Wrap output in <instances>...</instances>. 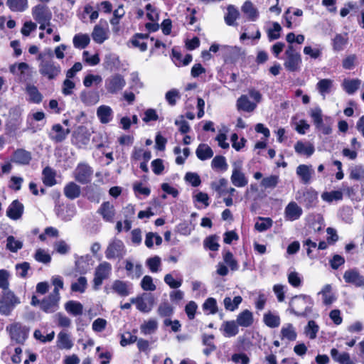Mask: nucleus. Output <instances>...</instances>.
I'll return each mask as SVG.
<instances>
[{"label":"nucleus","mask_w":364,"mask_h":364,"mask_svg":"<svg viewBox=\"0 0 364 364\" xmlns=\"http://www.w3.org/2000/svg\"><path fill=\"white\" fill-rule=\"evenodd\" d=\"M97 116L102 124H107L113 119V110L108 105H100L97 109Z\"/></svg>","instance_id":"obj_18"},{"label":"nucleus","mask_w":364,"mask_h":364,"mask_svg":"<svg viewBox=\"0 0 364 364\" xmlns=\"http://www.w3.org/2000/svg\"><path fill=\"white\" fill-rule=\"evenodd\" d=\"M242 12L247 15V18L252 21H256L259 16L258 10L254 6L250 1H246L242 6Z\"/></svg>","instance_id":"obj_29"},{"label":"nucleus","mask_w":364,"mask_h":364,"mask_svg":"<svg viewBox=\"0 0 364 364\" xmlns=\"http://www.w3.org/2000/svg\"><path fill=\"white\" fill-rule=\"evenodd\" d=\"M112 290L121 296H127L130 294L131 285L122 280H115L112 284Z\"/></svg>","instance_id":"obj_20"},{"label":"nucleus","mask_w":364,"mask_h":364,"mask_svg":"<svg viewBox=\"0 0 364 364\" xmlns=\"http://www.w3.org/2000/svg\"><path fill=\"white\" fill-rule=\"evenodd\" d=\"M108 31L104 28L101 25H96L92 33V38L93 41L99 44H102L107 39H108Z\"/></svg>","instance_id":"obj_22"},{"label":"nucleus","mask_w":364,"mask_h":364,"mask_svg":"<svg viewBox=\"0 0 364 364\" xmlns=\"http://www.w3.org/2000/svg\"><path fill=\"white\" fill-rule=\"evenodd\" d=\"M126 271L127 272V275L132 279H138L143 274V267L141 264H134L132 262L129 260H126L125 267Z\"/></svg>","instance_id":"obj_19"},{"label":"nucleus","mask_w":364,"mask_h":364,"mask_svg":"<svg viewBox=\"0 0 364 364\" xmlns=\"http://www.w3.org/2000/svg\"><path fill=\"white\" fill-rule=\"evenodd\" d=\"M69 133V129H64L60 124H56L52 127L48 136L53 141L59 143L65 140Z\"/></svg>","instance_id":"obj_14"},{"label":"nucleus","mask_w":364,"mask_h":364,"mask_svg":"<svg viewBox=\"0 0 364 364\" xmlns=\"http://www.w3.org/2000/svg\"><path fill=\"white\" fill-rule=\"evenodd\" d=\"M131 302L135 304L138 310L142 312H149L153 306V299L149 298V301H146L142 298L132 299Z\"/></svg>","instance_id":"obj_34"},{"label":"nucleus","mask_w":364,"mask_h":364,"mask_svg":"<svg viewBox=\"0 0 364 364\" xmlns=\"http://www.w3.org/2000/svg\"><path fill=\"white\" fill-rule=\"evenodd\" d=\"M23 247V242L9 235L6 238V249L11 252H17Z\"/></svg>","instance_id":"obj_46"},{"label":"nucleus","mask_w":364,"mask_h":364,"mask_svg":"<svg viewBox=\"0 0 364 364\" xmlns=\"http://www.w3.org/2000/svg\"><path fill=\"white\" fill-rule=\"evenodd\" d=\"M161 264V258L159 256H154L153 257L148 258L146 261V264L153 273L159 271V268Z\"/></svg>","instance_id":"obj_56"},{"label":"nucleus","mask_w":364,"mask_h":364,"mask_svg":"<svg viewBox=\"0 0 364 364\" xmlns=\"http://www.w3.org/2000/svg\"><path fill=\"white\" fill-rule=\"evenodd\" d=\"M63 193L67 198L74 200L80 197L81 188L76 183L70 181L65 186Z\"/></svg>","instance_id":"obj_17"},{"label":"nucleus","mask_w":364,"mask_h":364,"mask_svg":"<svg viewBox=\"0 0 364 364\" xmlns=\"http://www.w3.org/2000/svg\"><path fill=\"white\" fill-rule=\"evenodd\" d=\"M23 213V205L18 200H14L8 207L6 215L11 220H18Z\"/></svg>","instance_id":"obj_16"},{"label":"nucleus","mask_w":364,"mask_h":364,"mask_svg":"<svg viewBox=\"0 0 364 364\" xmlns=\"http://www.w3.org/2000/svg\"><path fill=\"white\" fill-rule=\"evenodd\" d=\"M282 28L280 24L277 22L272 23V28L267 30V36L269 41L277 40L280 38V33Z\"/></svg>","instance_id":"obj_51"},{"label":"nucleus","mask_w":364,"mask_h":364,"mask_svg":"<svg viewBox=\"0 0 364 364\" xmlns=\"http://www.w3.org/2000/svg\"><path fill=\"white\" fill-rule=\"evenodd\" d=\"M31 160V154L29 151L25 149H17L13 156L12 161L14 163L21 164V165H27Z\"/></svg>","instance_id":"obj_23"},{"label":"nucleus","mask_w":364,"mask_h":364,"mask_svg":"<svg viewBox=\"0 0 364 364\" xmlns=\"http://www.w3.org/2000/svg\"><path fill=\"white\" fill-rule=\"evenodd\" d=\"M112 272V265L107 262L100 263L95 269L93 279V288L97 290L103 281L109 278Z\"/></svg>","instance_id":"obj_6"},{"label":"nucleus","mask_w":364,"mask_h":364,"mask_svg":"<svg viewBox=\"0 0 364 364\" xmlns=\"http://www.w3.org/2000/svg\"><path fill=\"white\" fill-rule=\"evenodd\" d=\"M221 330L225 337H233L239 332L238 325L235 321H224L221 326Z\"/></svg>","instance_id":"obj_26"},{"label":"nucleus","mask_w":364,"mask_h":364,"mask_svg":"<svg viewBox=\"0 0 364 364\" xmlns=\"http://www.w3.org/2000/svg\"><path fill=\"white\" fill-rule=\"evenodd\" d=\"M90 41V36L87 34L78 33L76 34L73 39V43L76 48H85Z\"/></svg>","instance_id":"obj_42"},{"label":"nucleus","mask_w":364,"mask_h":364,"mask_svg":"<svg viewBox=\"0 0 364 364\" xmlns=\"http://www.w3.org/2000/svg\"><path fill=\"white\" fill-rule=\"evenodd\" d=\"M154 240H155L156 245H160L162 242V238L160 235L153 232L147 233L145 239L146 246L149 248H151L154 246Z\"/></svg>","instance_id":"obj_57"},{"label":"nucleus","mask_w":364,"mask_h":364,"mask_svg":"<svg viewBox=\"0 0 364 364\" xmlns=\"http://www.w3.org/2000/svg\"><path fill=\"white\" fill-rule=\"evenodd\" d=\"M19 303V299L13 292L6 291L0 297V312L9 315L14 306Z\"/></svg>","instance_id":"obj_9"},{"label":"nucleus","mask_w":364,"mask_h":364,"mask_svg":"<svg viewBox=\"0 0 364 364\" xmlns=\"http://www.w3.org/2000/svg\"><path fill=\"white\" fill-rule=\"evenodd\" d=\"M319 326L314 321L311 320L304 328V334L309 339L314 340L317 336Z\"/></svg>","instance_id":"obj_44"},{"label":"nucleus","mask_w":364,"mask_h":364,"mask_svg":"<svg viewBox=\"0 0 364 364\" xmlns=\"http://www.w3.org/2000/svg\"><path fill=\"white\" fill-rule=\"evenodd\" d=\"M313 304V300L309 296L299 295L291 299L289 310L296 316L306 317L311 312Z\"/></svg>","instance_id":"obj_2"},{"label":"nucleus","mask_w":364,"mask_h":364,"mask_svg":"<svg viewBox=\"0 0 364 364\" xmlns=\"http://www.w3.org/2000/svg\"><path fill=\"white\" fill-rule=\"evenodd\" d=\"M141 287L145 291H154L156 285L153 282V279L151 276L146 275L143 277L141 282Z\"/></svg>","instance_id":"obj_63"},{"label":"nucleus","mask_w":364,"mask_h":364,"mask_svg":"<svg viewBox=\"0 0 364 364\" xmlns=\"http://www.w3.org/2000/svg\"><path fill=\"white\" fill-rule=\"evenodd\" d=\"M279 181V177L277 176H270L269 177L264 178L261 182V185L265 188H273L276 187Z\"/></svg>","instance_id":"obj_64"},{"label":"nucleus","mask_w":364,"mask_h":364,"mask_svg":"<svg viewBox=\"0 0 364 364\" xmlns=\"http://www.w3.org/2000/svg\"><path fill=\"white\" fill-rule=\"evenodd\" d=\"M73 174L76 181L81 184H87L92 180L93 170L88 164L80 163L76 166Z\"/></svg>","instance_id":"obj_7"},{"label":"nucleus","mask_w":364,"mask_h":364,"mask_svg":"<svg viewBox=\"0 0 364 364\" xmlns=\"http://www.w3.org/2000/svg\"><path fill=\"white\" fill-rule=\"evenodd\" d=\"M60 299V296L50 293L47 298H45L41 302V309L46 313L55 311L58 308Z\"/></svg>","instance_id":"obj_13"},{"label":"nucleus","mask_w":364,"mask_h":364,"mask_svg":"<svg viewBox=\"0 0 364 364\" xmlns=\"http://www.w3.org/2000/svg\"><path fill=\"white\" fill-rule=\"evenodd\" d=\"M40 61L38 65L39 73L46 79L51 80L55 79L61 73L60 65L54 61L53 53L48 48L38 55Z\"/></svg>","instance_id":"obj_1"},{"label":"nucleus","mask_w":364,"mask_h":364,"mask_svg":"<svg viewBox=\"0 0 364 364\" xmlns=\"http://www.w3.org/2000/svg\"><path fill=\"white\" fill-rule=\"evenodd\" d=\"M281 334L282 338H286L289 341L296 340L297 336L294 327L291 323H287L283 326L281 329Z\"/></svg>","instance_id":"obj_45"},{"label":"nucleus","mask_w":364,"mask_h":364,"mask_svg":"<svg viewBox=\"0 0 364 364\" xmlns=\"http://www.w3.org/2000/svg\"><path fill=\"white\" fill-rule=\"evenodd\" d=\"M223 260L225 263L230 267L231 270L236 271L238 269L237 262L230 251H226L223 253Z\"/></svg>","instance_id":"obj_58"},{"label":"nucleus","mask_w":364,"mask_h":364,"mask_svg":"<svg viewBox=\"0 0 364 364\" xmlns=\"http://www.w3.org/2000/svg\"><path fill=\"white\" fill-rule=\"evenodd\" d=\"M302 208L294 201L290 202L284 210L285 218L290 221L298 220L302 215Z\"/></svg>","instance_id":"obj_15"},{"label":"nucleus","mask_w":364,"mask_h":364,"mask_svg":"<svg viewBox=\"0 0 364 364\" xmlns=\"http://www.w3.org/2000/svg\"><path fill=\"white\" fill-rule=\"evenodd\" d=\"M90 260L91 257L88 255L79 257L75 262V264L78 270L80 272H86L89 266L88 262Z\"/></svg>","instance_id":"obj_60"},{"label":"nucleus","mask_w":364,"mask_h":364,"mask_svg":"<svg viewBox=\"0 0 364 364\" xmlns=\"http://www.w3.org/2000/svg\"><path fill=\"white\" fill-rule=\"evenodd\" d=\"M80 98L87 106L94 105L100 100L99 95L97 92L87 90L82 91L80 95Z\"/></svg>","instance_id":"obj_25"},{"label":"nucleus","mask_w":364,"mask_h":364,"mask_svg":"<svg viewBox=\"0 0 364 364\" xmlns=\"http://www.w3.org/2000/svg\"><path fill=\"white\" fill-rule=\"evenodd\" d=\"M286 58L284 66L289 72H298L301 69V57L292 45H289L285 51Z\"/></svg>","instance_id":"obj_3"},{"label":"nucleus","mask_w":364,"mask_h":364,"mask_svg":"<svg viewBox=\"0 0 364 364\" xmlns=\"http://www.w3.org/2000/svg\"><path fill=\"white\" fill-rule=\"evenodd\" d=\"M314 171L311 166L299 165L296 168V174L301 178L304 183H309Z\"/></svg>","instance_id":"obj_24"},{"label":"nucleus","mask_w":364,"mask_h":364,"mask_svg":"<svg viewBox=\"0 0 364 364\" xmlns=\"http://www.w3.org/2000/svg\"><path fill=\"white\" fill-rule=\"evenodd\" d=\"M34 258L36 261L44 264L49 263L51 260L50 255L43 249H38L34 255Z\"/></svg>","instance_id":"obj_59"},{"label":"nucleus","mask_w":364,"mask_h":364,"mask_svg":"<svg viewBox=\"0 0 364 364\" xmlns=\"http://www.w3.org/2000/svg\"><path fill=\"white\" fill-rule=\"evenodd\" d=\"M321 198L328 203H331L333 200H341L343 198V191H333L330 192H323L321 194Z\"/></svg>","instance_id":"obj_49"},{"label":"nucleus","mask_w":364,"mask_h":364,"mask_svg":"<svg viewBox=\"0 0 364 364\" xmlns=\"http://www.w3.org/2000/svg\"><path fill=\"white\" fill-rule=\"evenodd\" d=\"M242 300V299L240 296H235L233 300H232L230 297H225L223 300L225 308L227 310L232 311L237 309Z\"/></svg>","instance_id":"obj_50"},{"label":"nucleus","mask_w":364,"mask_h":364,"mask_svg":"<svg viewBox=\"0 0 364 364\" xmlns=\"http://www.w3.org/2000/svg\"><path fill=\"white\" fill-rule=\"evenodd\" d=\"M360 83H361V82L359 79L346 78V79L343 80L341 85H342L343 89L348 94L352 95L354 92H355V91L357 90H358V88L360 87Z\"/></svg>","instance_id":"obj_31"},{"label":"nucleus","mask_w":364,"mask_h":364,"mask_svg":"<svg viewBox=\"0 0 364 364\" xmlns=\"http://www.w3.org/2000/svg\"><path fill=\"white\" fill-rule=\"evenodd\" d=\"M242 162L241 161L232 163V171L230 181L232 185L237 188H242L247 185L248 179L242 171Z\"/></svg>","instance_id":"obj_8"},{"label":"nucleus","mask_w":364,"mask_h":364,"mask_svg":"<svg viewBox=\"0 0 364 364\" xmlns=\"http://www.w3.org/2000/svg\"><path fill=\"white\" fill-rule=\"evenodd\" d=\"M333 86V81L331 79L325 78L319 80L316 84V89L320 95L325 98L327 94H329Z\"/></svg>","instance_id":"obj_28"},{"label":"nucleus","mask_w":364,"mask_h":364,"mask_svg":"<svg viewBox=\"0 0 364 364\" xmlns=\"http://www.w3.org/2000/svg\"><path fill=\"white\" fill-rule=\"evenodd\" d=\"M127 82L123 75L114 73L105 80V87L109 94L116 95L124 88Z\"/></svg>","instance_id":"obj_4"},{"label":"nucleus","mask_w":364,"mask_h":364,"mask_svg":"<svg viewBox=\"0 0 364 364\" xmlns=\"http://www.w3.org/2000/svg\"><path fill=\"white\" fill-rule=\"evenodd\" d=\"M196 154L200 160L205 161L213 157V151L208 144H200L196 150Z\"/></svg>","instance_id":"obj_27"},{"label":"nucleus","mask_w":364,"mask_h":364,"mask_svg":"<svg viewBox=\"0 0 364 364\" xmlns=\"http://www.w3.org/2000/svg\"><path fill=\"white\" fill-rule=\"evenodd\" d=\"M65 310L73 316H81L83 313L82 304L77 301L70 300L64 305Z\"/></svg>","instance_id":"obj_21"},{"label":"nucleus","mask_w":364,"mask_h":364,"mask_svg":"<svg viewBox=\"0 0 364 364\" xmlns=\"http://www.w3.org/2000/svg\"><path fill=\"white\" fill-rule=\"evenodd\" d=\"M263 321L269 328H277L280 325L281 319L279 315L270 311L264 314Z\"/></svg>","instance_id":"obj_37"},{"label":"nucleus","mask_w":364,"mask_h":364,"mask_svg":"<svg viewBox=\"0 0 364 364\" xmlns=\"http://www.w3.org/2000/svg\"><path fill=\"white\" fill-rule=\"evenodd\" d=\"M26 91L29 96V100L32 102L38 104L42 101L43 96L35 85H28Z\"/></svg>","instance_id":"obj_39"},{"label":"nucleus","mask_w":364,"mask_h":364,"mask_svg":"<svg viewBox=\"0 0 364 364\" xmlns=\"http://www.w3.org/2000/svg\"><path fill=\"white\" fill-rule=\"evenodd\" d=\"M9 8L15 12H22L28 8V0H7Z\"/></svg>","instance_id":"obj_40"},{"label":"nucleus","mask_w":364,"mask_h":364,"mask_svg":"<svg viewBox=\"0 0 364 364\" xmlns=\"http://www.w3.org/2000/svg\"><path fill=\"white\" fill-rule=\"evenodd\" d=\"M102 81V78L99 75L89 74L86 75L83 80V85L86 87H90L93 83L100 84Z\"/></svg>","instance_id":"obj_62"},{"label":"nucleus","mask_w":364,"mask_h":364,"mask_svg":"<svg viewBox=\"0 0 364 364\" xmlns=\"http://www.w3.org/2000/svg\"><path fill=\"white\" fill-rule=\"evenodd\" d=\"M57 346L60 349L69 350L73 348V343L67 333L61 331L58 335Z\"/></svg>","instance_id":"obj_32"},{"label":"nucleus","mask_w":364,"mask_h":364,"mask_svg":"<svg viewBox=\"0 0 364 364\" xmlns=\"http://www.w3.org/2000/svg\"><path fill=\"white\" fill-rule=\"evenodd\" d=\"M227 10L228 13L225 16V21L228 26H234L235 21L239 18V11L233 5H229Z\"/></svg>","instance_id":"obj_41"},{"label":"nucleus","mask_w":364,"mask_h":364,"mask_svg":"<svg viewBox=\"0 0 364 364\" xmlns=\"http://www.w3.org/2000/svg\"><path fill=\"white\" fill-rule=\"evenodd\" d=\"M236 323L242 327L251 326L253 323L252 314L248 310L243 311L237 316Z\"/></svg>","instance_id":"obj_36"},{"label":"nucleus","mask_w":364,"mask_h":364,"mask_svg":"<svg viewBox=\"0 0 364 364\" xmlns=\"http://www.w3.org/2000/svg\"><path fill=\"white\" fill-rule=\"evenodd\" d=\"M272 225V220L269 218H259V220L256 222L255 228L259 232H264Z\"/></svg>","instance_id":"obj_55"},{"label":"nucleus","mask_w":364,"mask_h":364,"mask_svg":"<svg viewBox=\"0 0 364 364\" xmlns=\"http://www.w3.org/2000/svg\"><path fill=\"white\" fill-rule=\"evenodd\" d=\"M181 95L178 90L172 89L166 93L165 98L171 106H174Z\"/></svg>","instance_id":"obj_61"},{"label":"nucleus","mask_w":364,"mask_h":364,"mask_svg":"<svg viewBox=\"0 0 364 364\" xmlns=\"http://www.w3.org/2000/svg\"><path fill=\"white\" fill-rule=\"evenodd\" d=\"M54 321L58 326L63 328H69L71 326V319L63 313H57L54 315Z\"/></svg>","instance_id":"obj_52"},{"label":"nucleus","mask_w":364,"mask_h":364,"mask_svg":"<svg viewBox=\"0 0 364 364\" xmlns=\"http://www.w3.org/2000/svg\"><path fill=\"white\" fill-rule=\"evenodd\" d=\"M237 107L238 109L251 112L256 108V105L250 101L246 95H242L237 101Z\"/></svg>","instance_id":"obj_35"},{"label":"nucleus","mask_w":364,"mask_h":364,"mask_svg":"<svg viewBox=\"0 0 364 364\" xmlns=\"http://www.w3.org/2000/svg\"><path fill=\"white\" fill-rule=\"evenodd\" d=\"M343 279L346 283L356 287L364 288V277L355 269L346 270L343 274Z\"/></svg>","instance_id":"obj_11"},{"label":"nucleus","mask_w":364,"mask_h":364,"mask_svg":"<svg viewBox=\"0 0 364 364\" xmlns=\"http://www.w3.org/2000/svg\"><path fill=\"white\" fill-rule=\"evenodd\" d=\"M331 355L335 361L340 364H355L350 360V355L348 353L343 352L341 353L337 349L333 348L331 350Z\"/></svg>","instance_id":"obj_33"},{"label":"nucleus","mask_w":364,"mask_h":364,"mask_svg":"<svg viewBox=\"0 0 364 364\" xmlns=\"http://www.w3.org/2000/svg\"><path fill=\"white\" fill-rule=\"evenodd\" d=\"M295 151L299 154L306 155L307 156H311L314 152V146L310 143H304L299 141L294 145Z\"/></svg>","instance_id":"obj_30"},{"label":"nucleus","mask_w":364,"mask_h":364,"mask_svg":"<svg viewBox=\"0 0 364 364\" xmlns=\"http://www.w3.org/2000/svg\"><path fill=\"white\" fill-rule=\"evenodd\" d=\"M43 181L47 186H53L56 183L55 173L50 167H46L43 171Z\"/></svg>","instance_id":"obj_43"},{"label":"nucleus","mask_w":364,"mask_h":364,"mask_svg":"<svg viewBox=\"0 0 364 364\" xmlns=\"http://www.w3.org/2000/svg\"><path fill=\"white\" fill-rule=\"evenodd\" d=\"M6 331L9 332L11 339L19 344H23L26 341L29 333V328L19 323L8 326Z\"/></svg>","instance_id":"obj_5"},{"label":"nucleus","mask_w":364,"mask_h":364,"mask_svg":"<svg viewBox=\"0 0 364 364\" xmlns=\"http://www.w3.org/2000/svg\"><path fill=\"white\" fill-rule=\"evenodd\" d=\"M100 213L106 221L112 222L114 215V206L109 202L104 203L100 209Z\"/></svg>","instance_id":"obj_38"},{"label":"nucleus","mask_w":364,"mask_h":364,"mask_svg":"<svg viewBox=\"0 0 364 364\" xmlns=\"http://www.w3.org/2000/svg\"><path fill=\"white\" fill-rule=\"evenodd\" d=\"M158 327V323L155 319H149L144 322L141 326L142 333L147 335L153 333Z\"/></svg>","instance_id":"obj_48"},{"label":"nucleus","mask_w":364,"mask_h":364,"mask_svg":"<svg viewBox=\"0 0 364 364\" xmlns=\"http://www.w3.org/2000/svg\"><path fill=\"white\" fill-rule=\"evenodd\" d=\"M87 286V279L85 277H80L76 282L71 284V290L75 292L83 293Z\"/></svg>","instance_id":"obj_54"},{"label":"nucleus","mask_w":364,"mask_h":364,"mask_svg":"<svg viewBox=\"0 0 364 364\" xmlns=\"http://www.w3.org/2000/svg\"><path fill=\"white\" fill-rule=\"evenodd\" d=\"M211 166L213 169L226 171L228 169V164L226 159L223 156H216L211 161Z\"/></svg>","instance_id":"obj_53"},{"label":"nucleus","mask_w":364,"mask_h":364,"mask_svg":"<svg viewBox=\"0 0 364 364\" xmlns=\"http://www.w3.org/2000/svg\"><path fill=\"white\" fill-rule=\"evenodd\" d=\"M348 43L347 33L336 34L333 39V48L335 50L340 51L344 48Z\"/></svg>","instance_id":"obj_47"},{"label":"nucleus","mask_w":364,"mask_h":364,"mask_svg":"<svg viewBox=\"0 0 364 364\" xmlns=\"http://www.w3.org/2000/svg\"><path fill=\"white\" fill-rule=\"evenodd\" d=\"M124 254V245L120 240H114L112 241L105 251V257L109 259L122 257Z\"/></svg>","instance_id":"obj_10"},{"label":"nucleus","mask_w":364,"mask_h":364,"mask_svg":"<svg viewBox=\"0 0 364 364\" xmlns=\"http://www.w3.org/2000/svg\"><path fill=\"white\" fill-rule=\"evenodd\" d=\"M32 15L37 22H47L50 24L52 14L48 8L43 5H37L32 9Z\"/></svg>","instance_id":"obj_12"}]
</instances>
